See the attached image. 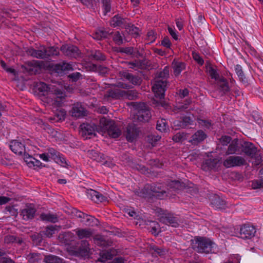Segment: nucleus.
Here are the masks:
<instances>
[{
	"label": "nucleus",
	"instance_id": "nucleus-1",
	"mask_svg": "<svg viewBox=\"0 0 263 263\" xmlns=\"http://www.w3.org/2000/svg\"><path fill=\"white\" fill-rule=\"evenodd\" d=\"M37 89L45 95L46 93V102L53 107H61L65 97V93L61 89L49 86L44 82L37 85Z\"/></svg>",
	"mask_w": 263,
	"mask_h": 263
},
{
	"label": "nucleus",
	"instance_id": "nucleus-2",
	"mask_svg": "<svg viewBox=\"0 0 263 263\" xmlns=\"http://www.w3.org/2000/svg\"><path fill=\"white\" fill-rule=\"evenodd\" d=\"M214 243L209 238L197 236L192 240V248L199 253L208 254L212 253Z\"/></svg>",
	"mask_w": 263,
	"mask_h": 263
},
{
	"label": "nucleus",
	"instance_id": "nucleus-3",
	"mask_svg": "<svg viewBox=\"0 0 263 263\" xmlns=\"http://www.w3.org/2000/svg\"><path fill=\"white\" fill-rule=\"evenodd\" d=\"M167 87V81L163 80H155L153 86L152 87L153 91L154 92L155 96L160 99L159 101L154 100V103L157 106H161L164 108L167 107V104L162 100L165 96V91Z\"/></svg>",
	"mask_w": 263,
	"mask_h": 263
},
{
	"label": "nucleus",
	"instance_id": "nucleus-4",
	"mask_svg": "<svg viewBox=\"0 0 263 263\" xmlns=\"http://www.w3.org/2000/svg\"><path fill=\"white\" fill-rule=\"evenodd\" d=\"M130 104L136 110L134 116L135 120L139 122L148 121L152 115L148 107L143 102H131Z\"/></svg>",
	"mask_w": 263,
	"mask_h": 263
},
{
	"label": "nucleus",
	"instance_id": "nucleus-5",
	"mask_svg": "<svg viewBox=\"0 0 263 263\" xmlns=\"http://www.w3.org/2000/svg\"><path fill=\"white\" fill-rule=\"evenodd\" d=\"M100 123L102 125V127L107 130V134L110 137L117 138L121 135V130L116 125L114 121L107 120L105 118H103L100 119Z\"/></svg>",
	"mask_w": 263,
	"mask_h": 263
},
{
	"label": "nucleus",
	"instance_id": "nucleus-6",
	"mask_svg": "<svg viewBox=\"0 0 263 263\" xmlns=\"http://www.w3.org/2000/svg\"><path fill=\"white\" fill-rule=\"evenodd\" d=\"M223 165L226 168L240 167L247 164L246 159L240 156L232 155L224 159Z\"/></svg>",
	"mask_w": 263,
	"mask_h": 263
},
{
	"label": "nucleus",
	"instance_id": "nucleus-7",
	"mask_svg": "<svg viewBox=\"0 0 263 263\" xmlns=\"http://www.w3.org/2000/svg\"><path fill=\"white\" fill-rule=\"evenodd\" d=\"M242 142L238 139H234L229 144L226 152V155H239L242 153Z\"/></svg>",
	"mask_w": 263,
	"mask_h": 263
},
{
	"label": "nucleus",
	"instance_id": "nucleus-8",
	"mask_svg": "<svg viewBox=\"0 0 263 263\" xmlns=\"http://www.w3.org/2000/svg\"><path fill=\"white\" fill-rule=\"evenodd\" d=\"M9 147L11 151L16 155H22L24 154L25 157L26 149L24 141L13 140L10 142Z\"/></svg>",
	"mask_w": 263,
	"mask_h": 263
},
{
	"label": "nucleus",
	"instance_id": "nucleus-9",
	"mask_svg": "<svg viewBox=\"0 0 263 263\" xmlns=\"http://www.w3.org/2000/svg\"><path fill=\"white\" fill-rule=\"evenodd\" d=\"M256 233L255 228L249 224H245L240 229L239 237L242 239H251L254 236Z\"/></svg>",
	"mask_w": 263,
	"mask_h": 263
},
{
	"label": "nucleus",
	"instance_id": "nucleus-10",
	"mask_svg": "<svg viewBox=\"0 0 263 263\" xmlns=\"http://www.w3.org/2000/svg\"><path fill=\"white\" fill-rule=\"evenodd\" d=\"M80 133L85 139L90 138L92 135H95L97 126L95 124L83 123L80 125Z\"/></svg>",
	"mask_w": 263,
	"mask_h": 263
},
{
	"label": "nucleus",
	"instance_id": "nucleus-11",
	"mask_svg": "<svg viewBox=\"0 0 263 263\" xmlns=\"http://www.w3.org/2000/svg\"><path fill=\"white\" fill-rule=\"evenodd\" d=\"M61 50L65 55L74 58H77L80 53L77 46L71 45L62 46Z\"/></svg>",
	"mask_w": 263,
	"mask_h": 263
},
{
	"label": "nucleus",
	"instance_id": "nucleus-12",
	"mask_svg": "<svg viewBox=\"0 0 263 263\" xmlns=\"http://www.w3.org/2000/svg\"><path fill=\"white\" fill-rule=\"evenodd\" d=\"M35 206L32 204H27L25 207L22 210L20 215L25 220L32 219L36 213Z\"/></svg>",
	"mask_w": 263,
	"mask_h": 263
},
{
	"label": "nucleus",
	"instance_id": "nucleus-13",
	"mask_svg": "<svg viewBox=\"0 0 263 263\" xmlns=\"http://www.w3.org/2000/svg\"><path fill=\"white\" fill-rule=\"evenodd\" d=\"M139 128L134 123L129 124L126 127L125 135L128 142H133L138 136Z\"/></svg>",
	"mask_w": 263,
	"mask_h": 263
},
{
	"label": "nucleus",
	"instance_id": "nucleus-14",
	"mask_svg": "<svg viewBox=\"0 0 263 263\" xmlns=\"http://www.w3.org/2000/svg\"><path fill=\"white\" fill-rule=\"evenodd\" d=\"M161 222L167 225H170L174 227H177L179 226L180 222L179 219L174 216L172 214H167L162 215L160 218Z\"/></svg>",
	"mask_w": 263,
	"mask_h": 263
},
{
	"label": "nucleus",
	"instance_id": "nucleus-15",
	"mask_svg": "<svg viewBox=\"0 0 263 263\" xmlns=\"http://www.w3.org/2000/svg\"><path fill=\"white\" fill-rule=\"evenodd\" d=\"M210 201L212 206L216 209H224L226 207V201L216 194L211 195Z\"/></svg>",
	"mask_w": 263,
	"mask_h": 263
},
{
	"label": "nucleus",
	"instance_id": "nucleus-16",
	"mask_svg": "<svg viewBox=\"0 0 263 263\" xmlns=\"http://www.w3.org/2000/svg\"><path fill=\"white\" fill-rule=\"evenodd\" d=\"M242 153L251 158L254 157L257 151V147L253 143L249 142H242Z\"/></svg>",
	"mask_w": 263,
	"mask_h": 263
},
{
	"label": "nucleus",
	"instance_id": "nucleus-17",
	"mask_svg": "<svg viewBox=\"0 0 263 263\" xmlns=\"http://www.w3.org/2000/svg\"><path fill=\"white\" fill-rule=\"evenodd\" d=\"M207 137V135L202 130H198L191 137L189 142L192 145H197L202 142Z\"/></svg>",
	"mask_w": 263,
	"mask_h": 263
},
{
	"label": "nucleus",
	"instance_id": "nucleus-18",
	"mask_svg": "<svg viewBox=\"0 0 263 263\" xmlns=\"http://www.w3.org/2000/svg\"><path fill=\"white\" fill-rule=\"evenodd\" d=\"M70 114L72 117L81 118L85 116V109L81 103L78 102L73 104Z\"/></svg>",
	"mask_w": 263,
	"mask_h": 263
},
{
	"label": "nucleus",
	"instance_id": "nucleus-19",
	"mask_svg": "<svg viewBox=\"0 0 263 263\" xmlns=\"http://www.w3.org/2000/svg\"><path fill=\"white\" fill-rule=\"evenodd\" d=\"M46 46H41L37 49L31 48L28 49L27 53L33 58L40 59H46Z\"/></svg>",
	"mask_w": 263,
	"mask_h": 263
},
{
	"label": "nucleus",
	"instance_id": "nucleus-20",
	"mask_svg": "<svg viewBox=\"0 0 263 263\" xmlns=\"http://www.w3.org/2000/svg\"><path fill=\"white\" fill-rule=\"evenodd\" d=\"M88 198L91 199L96 203L103 202L106 200V197L103 196L101 193L92 190H88L86 192Z\"/></svg>",
	"mask_w": 263,
	"mask_h": 263
},
{
	"label": "nucleus",
	"instance_id": "nucleus-21",
	"mask_svg": "<svg viewBox=\"0 0 263 263\" xmlns=\"http://www.w3.org/2000/svg\"><path fill=\"white\" fill-rule=\"evenodd\" d=\"M127 90L121 89L109 90L107 91L104 97L106 98H111L113 99H125Z\"/></svg>",
	"mask_w": 263,
	"mask_h": 263
},
{
	"label": "nucleus",
	"instance_id": "nucleus-22",
	"mask_svg": "<svg viewBox=\"0 0 263 263\" xmlns=\"http://www.w3.org/2000/svg\"><path fill=\"white\" fill-rule=\"evenodd\" d=\"M150 190L153 193V196L157 197L160 199H162L166 193L163 187L160 183L151 185Z\"/></svg>",
	"mask_w": 263,
	"mask_h": 263
},
{
	"label": "nucleus",
	"instance_id": "nucleus-23",
	"mask_svg": "<svg viewBox=\"0 0 263 263\" xmlns=\"http://www.w3.org/2000/svg\"><path fill=\"white\" fill-rule=\"evenodd\" d=\"M219 163V160L218 158H209L203 162L202 168L206 171L215 169L217 167Z\"/></svg>",
	"mask_w": 263,
	"mask_h": 263
},
{
	"label": "nucleus",
	"instance_id": "nucleus-24",
	"mask_svg": "<svg viewBox=\"0 0 263 263\" xmlns=\"http://www.w3.org/2000/svg\"><path fill=\"white\" fill-rule=\"evenodd\" d=\"M122 77L134 85H140L142 82L140 77L128 72H123Z\"/></svg>",
	"mask_w": 263,
	"mask_h": 263
},
{
	"label": "nucleus",
	"instance_id": "nucleus-25",
	"mask_svg": "<svg viewBox=\"0 0 263 263\" xmlns=\"http://www.w3.org/2000/svg\"><path fill=\"white\" fill-rule=\"evenodd\" d=\"M127 24L126 19L118 15L114 16L110 21V25L114 27H120L125 28Z\"/></svg>",
	"mask_w": 263,
	"mask_h": 263
},
{
	"label": "nucleus",
	"instance_id": "nucleus-26",
	"mask_svg": "<svg viewBox=\"0 0 263 263\" xmlns=\"http://www.w3.org/2000/svg\"><path fill=\"white\" fill-rule=\"evenodd\" d=\"M79 239L88 238L92 235V232L90 229L78 228L73 230Z\"/></svg>",
	"mask_w": 263,
	"mask_h": 263
},
{
	"label": "nucleus",
	"instance_id": "nucleus-27",
	"mask_svg": "<svg viewBox=\"0 0 263 263\" xmlns=\"http://www.w3.org/2000/svg\"><path fill=\"white\" fill-rule=\"evenodd\" d=\"M174 73L175 76H179L181 71L185 69V64L183 62L174 60L172 64Z\"/></svg>",
	"mask_w": 263,
	"mask_h": 263
},
{
	"label": "nucleus",
	"instance_id": "nucleus-28",
	"mask_svg": "<svg viewBox=\"0 0 263 263\" xmlns=\"http://www.w3.org/2000/svg\"><path fill=\"white\" fill-rule=\"evenodd\" d=\"M4 241L5 243L7 245L16 243L18 245H21L23 243V240L22 238L11 235H7L5 236Z\"/></svg>",
	"mask_w": 263,
	"mask_h": 263
},
{
	"label": "nucleus",
	"instance_id": "nucleus-29",
	"mask_svg": "<svg viewBox=\"0 0 263 263\" xmlns=\"http://www.w3.org/2000/svg\"><path fill=\"white\" fill-rule=\"evenodd\" d=\"M43 255L38 253H30L27 255L26 258L29 263H39L42 259Z\"/></svg>",
	"mask_w": 263,
	"mask_h": 263
},
{
	"label": "nucleus",
	"instance_id": "nucleus-30",
	"mask_svg": "<svg viewBox=\"0 0 263 263\" xmlns=\"http://www.w3.org/2000/svg\"><path fill=\"white\" fill-rule=\"evenodd\" d=\"M46 59H49L58 56L60 54L58 47L55 46L46 47Z\"/></svg>",
	"mask_w": 263,
	"mask_h": 263
},
{
	"label": "nucleus",
	"instance_id": "nucleus-31",
	"mask_svg": "<svg viewBox=\"0 0 263 263\" xmlns=\"http://www.w3.org/2000/svg\"><path fill=\"white\" fill-rule=\"evenodd\" d=\"M169 75L170 68L168 66H165L162 71L157 72L155 80H166L169 77Z\"/></svg>",
	"mask_w": 263,
	"mask_h": 263
},
{
	"label": "nucleus",
	"instance_id": "nucleus-32",
	"mask_svg": "<svg viewBox=\"0 0 263 263\" xmlns=\"http://www.w3.org/2000/svg\"><path fill=\"white\" fill-rule=\"evenodd\" d=\"M43 261L45 263H63V259L54 255H44Z\"/></svg>",
	"mask_w": 263,
	"mask_h": 263
},
{
	"label": "nucleus",
	"instance_id": "nucleus-33",
	"mask_svg": "<svg viewBox=\"0 0 263 263\" xmlns=\"http://www.w3.org/2000/svg\"><path fill=\"white\" fill-rule=\"evenodd\" d=\"M55 69L58 72L60 71L72 70H73L72 64V63L63 62L62 63L57 64L55 66Z\"/></svg>",
	"mask_w": 263,
	"mask_h": 263
},
{
	"label": "nucleus",
	"instance_id": "nucleus-34",
	"mask_svg": "<svg viewBox=\"0 0 263 263\" xmlns=\"http://www.w3.org/2000/svg\"><path fill=\"white\" fill-rule=\"evenodd\" d=\"M40 218L43 221H46L52 223H55L58 221V218L56 214L43 213L40 215Z\"/></svg>",
	"mask_w": 263,
	"mask_h": 263
},
{
	"label": "nucleus",
	"instance_id": "nucleus-35",
	"mask_svg": "<svg viewBox=\"0 0 263 263\" xmlns=\"http://www.w3.org/2000/svg\"><path fill=\"white\" fill-rule=\"evenodd\" d=\"M114 254L110 251H103L100 253V257L98 259L99 261L105 262L108 260L111 259Z\"/></svg>",
	"mask_w": 263,
	"mask_h": 263
},
{
	"label": "nucleus",
	"instance_id": "nucleus-36",
	"mask_svg": "<svg viewBox=\"0 0 263 263\" xmlns=\"http://www.w3.org/2000/svg\"><path fill=\"white\" fill-rule=\"evenodd\" d=\"M217 81L218 86L224 93L229 91L230 88L226 79L221 77Z\"/></svg>",
	"mask_w": 263,
	"mask_h": 263
},
{
	"label": "nucleus",
	"instance_id": "nucleus-37",
	"mask_svg": "<svg viewBox=\"0 0 263 263\" xmlns=\"http://www.w3.org/2000/svg\"><path fill=\"white\" fill-rule=\"evenodd\" d=\"M94 242L98 246L106 247L110 246L111 242L106 240L103 237L101 236H96L94 238Z\"/></svg>",
	"mask_w": 263,
	"mask_h": 263
},
{
	"label": "nucleus",
	"instance_id": "nucleus-38",
	"mask_svg": "<svg viewBox=\"0 0 263 263\" xmlns=\"http://www.w3.org/2000/svg\"><path fill=\"white\" fill-rule=\"evenodd\" d=\"M91 59L96 61H104L105 60V56L99 50H95L92 51L89 55Z\"/></svg>",
	"mask_w": 263,
	"mask_h": 263
},
{
	"label": "nucleus",
	"instance_id": "nucleus-39",
	"mask_svg": "<svg viewBox=\"0 0 263 263\" xmlns=\"http://www.w3.org/2000/svg\"><path fill=\"white\" fill-rule=\"evenodd\" d=\"M27 155L28 157L26 156L25 157V159H26V162L28 164H32L33 166H36L38 167H41L42 166V163L40 161L33 158L29 155Z\"/></svg>",
	"mask_w": 263,
	"mask_h": 263
},
{
	"label": "nucleus",
	"instance_id": "nucleus-40",
	"mask_svg": "<svg viewBox=\"0 0 263 263\" xmlns=\"http://www.w3.org/2000/svg\"><path fill=\"white\" fill-rule=\"evenodd\" d=\"M84 219H85V221H83V222L86 226L93 227L98 224V219L92 216L87 214Z\"/></svg>",
	"mask_w": 263,
	"mask_h": 263
},
{
	"label": "nucleus",
	"instance_id": "nucleus-41",
	"mask_svg": "<svg viewBox=\"0 0 263 263\" xmlns=\"http://www.w3.org/2000/svg\"><path fill=\"white\" fill-rule=\"evenodd\" d=\"M63 238L64 240V243L66 245H70L72 241H74L76 236L74 234L71 232H67L65 233L63 235Z\"/></svg>",
	"mask_w": 263,
	"mask_h": 263
},
{
	"label": "nucleus",
	"instance_id": "nucleus-42",
	"mask_svg": "<svg viewBox=\"0 0 263 263\" xmlns=\"http://www.w3.org/2000/svg\"><path fill=\"white\" fill-rule=\"evenodd\" d=\"M161 139V137L159 135H149L146 137L147 141L151 144L153 146H155L157 144V142L159 141Z\"/></svg>",
	"mask_w": 263,
	"mask_h": 263
},
{
	"label": "nucleus",
	"instance_id": "nucleus-43",
	"mask_svg": "<svg viewBox=\"0 0 263 263\" xmlns=\"http://www.w3.org/2000/svg\"><path fill=\"white\" fill-rule=\"evenodd\" d=\"M54 108H58V107H53ZM55 115L57 117V120H64L65 119V116L66 115V112L65 109L63 108H56L55 109Z\"/></svg>",
	"mask_w": 263,
	"mask_h": 263
},
{
	"label": "nucleus",
	"instance_id": "nucleus-44",
	"mask_svg": "<svg viewBox=\"0 0 263 263\" xmlns=\"http://www.w3.org/2000/svg\"><path fill=\"white\" fill-rule=\"evenodd\" d=\"M139 94L136 90H128L126 91L125 99L136 100L139 98Z\"/></svg>",
	"mask_w": 263,
	"mask_h": 263
},
{
	"label": "nucleus",
	"instance_id": "nucleus-45",
	"mask_svg": "<svg viewBox=\"0 0 263 263\" xmlns=\"http://www.w3.org/2000/svg\"><path fill=\"white\" fill-rule=\"evenodd\" d=\"M80 250L85 255L89 253L90 249L88 242L86 240H82Z\"/></svg>",
	"mask_w": 263,
	"mask_h": 263
},
{
	"label": "nucleus",
	"instance_id": "nucleus-46",
	"mask_svg": "<svg viewBox=\"0 0 263 263\" xmlns=\"http://www.w3.org/2000/svg\"><path fill=\"white\" fill-rule=\"evenodd\" d=\"M172 139L175 142H182L186 139V134L183 132H179L173 137Z\"/></svg>",
	"mask_w": 263,
	"mask_h": 263
},
{
	"label": "nucleus",
	"instance_id": "nucleus-47",
	"mask_svg": "<svg viewBox=\"0 0 263 263\" xmlns=\"http://www.w3.org/2000/svg\"><path fill=\"white\" fill-rule=\"evenodd\" d=\"M125 29L129 32V33L132 35L137 36L139 34V28L134 26L131 24L127 23L125 27Z\"/></svg>",
	"mask_w": 263,
	"mask_h": 263
},
{
	"label": "nucleus",
	"instance_id": "nucleus-48",
	"mask_svg": "<svg viewBox=\"0 0 263 263\" xmlns=\"http://www.w3.org/2000/svg\"><path fill=\"white\" fill-rule=\"evenodd\" d=\"M111 0H101L104 15L110 11Z\"/></svg>",
	"mask_w": 263,
	"mask_h": 263
},
{
	"label": "nucleus",
	"instance_id": "nucleus-49",
	"mask_svg": "<svg viewBox=\"0 0 263 263\" xmlns=\"http://www.w3.org/2000/svg\"><path fill=\"white\" fill-rule=\"evenodd\" d=\"M87 154L89 158L93 159L94 160L97 161L101 160V156H100V154L94 150L91 149L88 151L87 152Z\"/></svg>",
	"mask_w": 263,
	"mask_h": 263
},
{
	"label": "nucleus",
	"instance_id": "nucleus-50",
	"mask_svg": "<svg viewBox=\"0 0 263 263\" xmlns=\"http://www.w3.org/2000/svg\"><path fill=\"white\" fill-rule=\"evenodd\" d=\"M4 213L6 214H10L12 216H16L18 214L17 210L12 205L6 206Z\"/></svg>",
	"mask_w": 263,
	"mask_h": 263
},
{
	"label": "nucleus",
	"instance_id": "nucleus-51",
	"mask_svg": "<svg viewBox=\"0 0 263 263\" xmlns=\"http://www.w3.org/2000/svg\"><path fill=\"white\" fill-rule=\"evenodd\" d=\"M112 39L116 44L118 45H120L123 43V37L119 31H116L114 33Z\"/></svg>",
	"mask_w": 263,
	"mask_h": 263
},
{
	"label": "nucleus",
	"instance_id": "nucleus-52",
	"mask_svg": "<svg viewBox=\"0 0 263 263\" xmlns=\"http://www.w3.org/2000/svg\"><path fill=\"white\" fill-rule=\"evenodd\" d=\"M56 229L54 226L47 227L44 231V234L48 237H51L55 233Z\"/></svg>",
	"mask_w": 263,
	"mask_h": 263
},
{
	"label": "nucleus",
	"instance_id": "nucleus-53",
	"mask_svg": "<svg viewBox=\"0 0 263 263\" xmlns=\"http://www.w3.org/2000/svg\"><path fill=\"white\" fill-rule=\"evenodd\" d=\"M192 124L193 120L190 117H184L183 118L182 121L180 122V126L183 128H185Z\"/></svg>",
	"mask_w": 263,
	"mask_h": 263
},
{
	"label": "nucleus",
	"instance_id": "nucleus-54",
	"mask_svg": "<svg viewBox=\"0 0 263 263\" xmlns=\"http://www.w3.org/2000/svg\"><path fill=\"white\" fill-rule=\"evenodd\" d=\"M156 128L159 131L164 132L166 129L165 120L163 119L158 120L157 123Z\"/></svg>",
	"mask_w": 263,
	"mask_h": 263
},
{
	"label": "nucleus",
	"instance_id": "nucleus-55",
	"mask_svg": "<svg viewBox=\"0 0 263 263\" xmlns=\"http://www.w3.org/2000/svg\"><path fill=\"white\" fill-rule=\"evenodd\" d=\"M209 74L212 79H215L216 81L220 78L217 70L212 67L209 69Z\"/></svg>",
	"mask_w": 263,
	"mask_h": 263
},
{
	"label": "nucleus",
	"instance_id": "nucleus-56",
	"mask_svg": "<svg viewBox=\"0 0 263 263\" xmlns=\"http://www.w3.org/2000/svg\"><path fill=\"white\" fill-rule=\"evenodd\" d=\"M137 62L139 69H145L149 65L148 61L146 58L137 60Z\"/></svg>",
	"mask_w": 263,
	"mask_h": 263
},
{
	"label": "nucleus",
	"instance_id": "nucleus-57",
	"mask_svg": "<svg viewBox=\"0 0 263 263\" xmlns=\"http://www.w3.org/2000/svg\"><path fill=\"white\" fill-rule=\"evenodd\" d=\"M48 154L49 157H51V158L54 160L60 155L59 152L53 148H49L48 149Z\"/></svg>",
	"mask_w": 263,
	"mask_h": 263
},
{
	"label": "nucleus",
	"instance_id": "nucleus-58",
	"mask_svg": "<svg viewBox=\"0 0 263 263\" xmlns=\"http://www.w3.org/2000/svg\"><path fill=\"white\" fill-rule=\"evenodd\" d=\"M191 99H186L184 101V103L183 104H181L178 106V109L181 110H184L185 109H186L188 108L189 105L191 103Z\"/></svg>",
	"mask_w": 263,
	"mask_h": 263
},
{
	"label": "nucleus",
	"instance_id": "nucleus-59",
	"mask_svg": "<svg viewBox=\"0 0 263 263\" xmlns=\"http://www.w3.org/2000/svg\"><path fill=\"white\" fill-rule=\"evenodd\" d=\"M120 51L129 55H133L134 53V49L132 47H122L120 49Z\"/></svg>",
	"mask_w": 263,
	"mask_h": 263
},
{
	"label": "nucleus",
	"instance_id": "nucleus-60",
	"mask_svg": "<svg viewBox=\"0 0 263 263\" xmlns=\"http://www.w3.org/2000/svg\"><path fill=\"white\" fill-rule=\"evenodd\" d=\"M192 54L194 60L196 61L199 65H202L204 64V60L198 53L193 52Z\"/></svg>",
	"mask_w": 263,
	"mask_h": 263
},
{
	"label": "nucleus",
	"instance_id": "nucleus-61",
	"mask_svg": "<svg viewBox=\"0 0 263 263\" xmlns=\"http://www.w3.org/2000/svg\"><path fill=\"white\" fill-rule=\"evenodd\" d=\"M220 141L222 145H227L228 143H230L232 141L231 137L228 136H222Z\"/></svg>",
	"mask_w": 263,
	"mask_h": 263
},
{
	"label": "nucleus",
	"instance_id": "nucleus-62",
	"mask_svg": "<svg viewBox=\"0 0 263 263\" xmlns=\"http://www.w3.org/2000/svg\"><path fill=\"white\" fill-rule=\"evenodd\" d=\"M189 91L187 89H179L177 94L180 98H184L189 95Z\"/></svg>",
	"mask_w": 263,
	"mask_h": 263
},
{
	"label": "nucleus",
	"instance_id": "nucleus-63",
	"mask_svg": "<svg viewBox=\"0 0 263 263\" xmlns=\"http://www.w3.org/2000/svg\"><path fill=\"white\" fill-rule=\"evenodd\" d=\"M253 189H259L263 187V180H255L252 182Z\"/></svg>",
	"mask_w": 263,
	"mask_h": 263
},
{
	"label": "nucleus",
	"instance_id": "nucleus-64",
	"mask_svg": "<svg viewBox=\"0 0 263 263\" xmlns=\"http://www.w3.org/2000/svg\"><path fill=\"white\" fill-rule=\"evenodd\" d=\"M161 45L166 48H170L172 44L168 37L166 36L162 40Z\"/></svg>",
	"mask_w": 263,
	"mask_h": 263
}]
</instances>
